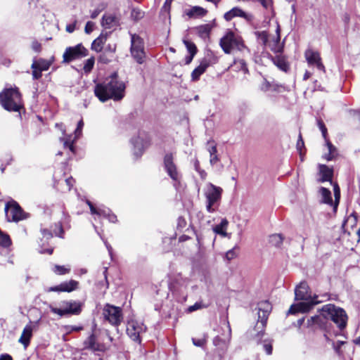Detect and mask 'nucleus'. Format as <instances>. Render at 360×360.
Listing matches in <instances>:
<instances>
[{
  "label": "nucleus",
  "mask_w": 360,
  "mask_h": 360,
  "mask_svg": "<svg viewBox=\"0 0 360 360\" xmlns=\"http://www.w3.org/2000/svg\"><path fill=\"white\" fill-rule=\"evenodd\" d=\"M125 89L126 86L124 82L118 79L117 72H114L103 82L96 85L94 93L101 102L109 99L120 101L124 96Z\"/></svg>",
  "instance_id": "nucleus-1"
},
{
  "label": "nucleus",
  "mask_w": 360,
  "mask_h": 360,
  "mask_svg": "<svg viewBox=\"0 0 360 360\" xmlns=\"http://www.w3.org/2000/svg\"><path fill=\"white\" fill-rule=\"evenodd\" d=\"M295 300H303L304 302L292 304L288 310L289 314H295L297 312L305 313L310 311L315 304L320 301L312 298L309 292V288L306 282H301L295 290Z\"/></svg>",
  "instance_id": "nucleus-2"
},
{
  "label": "nucleus",
  "mask_w": 360,
  "mask_h": 360,
  "mask_svg": "<svg viewBox=\"0 0 360 360\" xmlns=\"http://www.w3.org/2000/svg\"><path fill=\"white\" fill-rule=\"evenodd\" d=\"M271 309L270 303L267 301L262 302L258 306V320L255 328L250 332L251 336L259 343L264 335V329Z\"/></svg>",
  "instance_id": "nucleus-3"
},
{
  "label": "nucleus",
  "mask_w": 360,
  "mask_h": 360,
  "mask_svg": "<svg viewBox=\"0 0 360 360\" xmlns=\"http://www.w3.org/2000/svg\"><path fill=\"white\" fill-rule=\"evenodd\" d=\"M321 316L332 320L340 330L347 326V316L345 311L334 304L324 305L321 309Z\"/></svg>",
  "instance_id": "nucleus-4"
},
{
  "label": "nucleus",
  "mask_w": 360,
  "mask_h": 360,
  "mask_svg": "<svg viewBox=\"0 0 360 360\" xmlns=\"http://www.w3.org/2000/svg\"><path fill=\"white\" fill-rule=\"evenodd\" d=\"M223 189L212 183L206 184L204 189V195L206 199V210L213 213L218 209L221 199Z\"/></svg>",
  "instance_id": "nucleus-5"
},
{
  "label": "nucleus",
  "mask_w": 360,
  "mask_h": 360,
  "mask_svg": "<svg viewBox=\"0 0 360 360\" xmlns=\"http://www.w3.org/2000/svg\"><path fill=\"white\" fill-rule=\"evenodd\" d=\"M0 101L4 109L17 112L22 106L21 96L18 89H8L0 94Z\"/></svg>",
  "instance_id": "nucleus-6"
},
{
  "label": "nucleus",
  "mask_w": 360,
  "mask_h": 360,
  "mask_svg": "<svg viewBox=\"0 0 360 360\" xmlns=\"http://www.w3.org/2000/svg\"><path fill=\"white\" fill-rule=\"evenodd\" d=\"M102 315L105 321L113 326H118L123 321L122 310L120 307L110 304L104 305Z\"/></svg>",
  "instance_id": "nucleus-7"
},
{
  "label": "nucleus",
  "mask_w": 360,
  "mask_h": 360,
  "mask_svg": "<svg viewBox=\"0 0 360 360\" xmlns=\"http://www.w3.org/2000/svg\"><path fill=\"white\" fill-rule=\"evenodd\" d=\"M220 46L226 53H231L235 49L241 51L245 47L241 39L232 32H229L221 39Z\"/></svg>",
  "instance_id": "nucleus-8"
},
{
  "label": "nucleus",
  "mask_w": 360,
  "mask_h": 360,
  "mask_svg": "<svg viewBox=\"0 0 360 360\" xmlns=\"http://www.w3.org/2000/svg\"><path fill=\"white\" fill-rule=\"evenodd\" d=\"M130 51L136 61L142 64L146 58L144 42L143 39L136 34H131Z\"/></svg>",
  "instance_id": "nucleus-9"
},
{
  "label": "nucleus",
  "mask_w": 360,
  "mask_h": 360,
  "mask_svg": "<svg viewBox=\"0 0 360 360\" xmlns=\"http://www.w3.org/2000/svg\"><path fill=\"white\" fill-rule=\"evenodd\" d=\"M49 308L51 312L60 316L67 314H79L81 311V304L75 301H64L60 303V308L54 307L52 305H50Z\"/></svg>",
  "instance_id": "nucleus-10"
},
{
  "label": "nucleus",
  "mask_w": 360,
  "mask_h": 360,
  "mask_svg": "<svg viewBox=\"0 0 360 360\" xmlns=\"http://www.w3.org/2000/svg\"><path fill=\"white\" fill-rule=\"evenodd\" d=\"M88 55V50L82 44L68 47L63 55V63H68L74 60L85 57Z\"/></svg>",
  "instance_id": "nucleus-11"
},
{
  "label": "nucleus",
  "mask_w": 360,
  "mask_h": 360,
  "mask_svg": "<svg viewBox=\"0 0 360 360\" xmlns=\"http://www.w3.org/2000/svg\"><path fill=\"white\" fill-rule=\"evenodd\" d=\"M5 210L8 221L17 222L27 218L26 214L15 201L8 202L6 205Z\"/></svg>",
  "instance_id": "nucleus-12"
},
{
  "label": "nucleus",
  "mask_w": 360,
  "mask_h": 360,
  "mask_svg": "<svg viewBox=\"0 0 360 360\" xmlns=\"http://www.w3.org/2000/svg\"><path fill=\"white\" fill-rule=\"evenodd\" d=\"M164 167L167 174L174 181L178 182L180 181L181 174L174 162V155L172 153H167L165 155Z\"/></svg>",
  "instance_id": "nucleus-13"
},
{
  "label": "nucleus",
  "mask_w": 360,
  "mask_h": 360,
  "mask_svg": "<svg viewBox=\"0 0 360 360\" xmlns=\"http://www.w3.org/2000/svg\"><path fill=\"white\" fill-rule=\"evenodd\" d=\"M146 329L142 323L131 320L127 323V333L134 341H139L140 334L145 332Z\"/></svg>",
  "instance_id": "nucleus-14"
},
{
  "label": "nucleus",
  "mask_w": 360,
  "mask_h": 360,
  "mask_svg": "<svg viewBox=\"0 0 360 360\" xmlns=\"http://www.w3.org/2000/svg\"><path fill=\"white\" fill-rule=\"evenodd\" d=\"M84 127V122L81 120L78 124L77 127L75 131V139H72L71 135L66 136L65 137H60V141L63 143V146L65 148H68L72 152L74 151V146L73 143L74 141L79 137V136L82 134V128Z\"/></svg>",
  "instance_id": "nucleus-15"
},
{
  "label": "nucleus",
  "mask_w": 360,
  "mask_h": 360,
  "mask_svg": "<svg viewBox=\"0 0 360 360\" xmlns=\"http://www.w3.org/2000/svg\"><path fill=\"white\" fill-rule=\"evenodd\" d=\"M235 17H240L248 21H251L252 19V15L246 13L242 9L238 7L233 8L229 11L225 13L224 15V18L226 21H230Z\"/></svg>",
  "instance_id": "nucleus-16"
},
{
  "label": "nucleus",
  "mask_w": 360,
  "mask_h": 360,
  "mask_svg": "<svg viewBox=\"0 0 360 360\" xmlns=\"http://www.w3.org/2000/svg\"><path fill=\"white\" fill-rule=\"evenodd\" d=\"M305 57L309 64L316 65L319 70H324V66L321 62V57L318 52L307 50L305 52Z\"/></svg>",
  "instance_id": "nucleus-17"
},
{
  "label": "nucleus",
  "mask_w": 360,
  "mask_h": 360,
  "mask_svg": "<svg viewBox=\"0 0 360 360\" xmlns=\"http://www.w3.org/2000/svg\"><path fill=\"white\" fill-rule=\"evenodd\" d=\"M33 326L30 324L27 325L18 340V342L21 343L25 348H27L30 345V339L32 336Z\"/></svg>",
  "instance_id": "nucleus-18"
},
{
  "label": "nucleus",
  "mask_w": 360,
  "mask_h": 360,
  "mask_svg": "<svg viewBox=\"0 0 360 360\" xmlns=\"http://www.w3.org/2000/svg\"><path fill=\"white\" fill-rule=\"evenodd\" d=\"M131 143L134 146L133 150L134 155L136 157L141 156L146 147L143 139L140 136H137L131 139Z\"/></svg>",
  "instance_id": "nucleus-19"
},
{
  "label": "nucleus",
  "mask_w": 360,
  "mask_h": 360,
  "mask_svg": "<svg viewBox=\"0 0 360 360\" xmlns=\"http://www.w3.org/2000/svg\"><path fill=\"white\" fill-rule=\"evenodd\" d=\"M86 204L89 205V208H90V210H91V213L93 214H97V215H99V216H103L105 217H108V219L112 221V222H115L116 221V216L115 214H108L106 211L104 210H101L100 208L98 209H96L94 205L92 204L91 202H90L89 200H86Z\"/></svg>",
  "instance_id": "nucleus-20"
},
{
  "label": "nucleus",
  "mask_w": 360,
  "mask_h": 360,
  "mask_svg": "<svg viewBox=\"0 0 360 360\" xmlns=\"http://www.w3.org/2000/svg\"><path fill=\"white\" fill-rule=\"evenodd\" d=\"M319 174L321 176V181H330V183L333 184L332 177L333 175V170L332 168H330L326 165H321L319 166Z\"/></svg>",
  "instance_id": "nucleus-21"
},
{
  "label": "nucleus",
  "mask_w": 360,
  "mask_h": 360,
  "mask_svg": "<svg viewBox=\"0 0 360 360\" xmlns=\"http://www.w3.org/2000/svg\"><path fill=\"white\" fill-rule=\"evenodd\" d=\"M101 25L105 29H110L118 25V20L114 15L105 14L102 18Z\"/></svg>",
  "instance_id": "nucleus-22"
},
{
  "label": "nucleus",
  "mask_w": 360,
  "mask_h": 360,
  "mask_svg": "<svg viewBox=\"0 0 360 360\" xmlns=\"http://www.w3.org/2000/svg\"><path fill=\"white\" fill-rule=\"evenodd\" d=\"M207 13V11L205 8L198 6H192L186 11V15L189 18H200L205 16Z\"/></svg>",
  "instance_id": "nucleus-23"
},
{
  "label": "nucleus",
  "mask_w": 360,
  "mask_h": 360,
  "mask_svg": "<svg viewBox=\"0 0 360 360\" xmlns=\"http://www.w3.org/2000/svg\"><path fill=\"white\" fill-rule=\"evenodd\" d=\"M281 36H280V27H277L276 29V37L275 39L269 43V46L275 53H281L283 51V46L280 43Z\"/></svg>",
  "instance_id": "nucleus-24"
},
{
  "label": "nucleus",
  "mask_w": 360,
  "mask_h": 360,
  "mask_svg": "<svg viewBox=\"0 0 360 360\" xmlns=\"http://www.w3.org/2000/svg\"><path fill=\"white\" fill-rule=\"evenodd\" d=\"M228 225V220L226 219H223L219 224L215 226L213 228V231L219 235H221V236L226 237L228 236V233H226Z\"/></svg>",
  "instance_id": "nucleus-25"
},
{
  "label": "nucleus",
  "mask_w": 360,
  "mask_h": 360,
  "mask_svg": "<svg viewBox=\"0 0 360 360\" xmlns=\"http://www.w3.org/2000/svg\"><path fill=\"white\" fill-rule=\"evenodd\" d=\"M209 66V64L207 62H202L196 68L193 70V71L191 73V77L192 79L194 81H196L199 79L201 75H202L207 67Z\"/></svg>",
  "instance_id": "nucleus-26"
},
{
  "label": "nucleus",
  "mask_w": 360,
  "mask_h": 360,
  "mask_svg": "<svg viewBox=\"0 0 360 360\" xmlns=\"http://www.w3.org/2000/svg\"><path fill=\"white\" fill-rule=\"evenodd\" d=\"M320 193L322 198V202L333 205L334 207V202L332 200L330 191L324 187H321L320 188Z\"/></svg>",
  "instance_id": "nucleus-27"
},
{
  "label": "nucleus",
  "mask_w": 360,
  "mask_h": 360,
  "mask_svg": "<svg viewBox=\"0 0 360 360\" xmlns=\"http://www.w3.org/2000/svg\"><path fill=\"white\" fill-rule=\"evenodd\" d=\"M273 63L280 70L286 72L288 69V64L287 63L285 58L281 56H277L272 58Z\"/></svg>",
  "instance_id": "nucleus-28"
},
{
  "label": "nucleus",
  "mask_w": 360,
  "mask_h": 360,
  "mask_svg": "<svg viewBox=\"0 0 360 360\" xmlns=\"http://www.w3.org/2000/svg\"><path fill=\"white\" fill-rule=\"evenodd\" d=\"M79 283L75 280H70L60 283L63 292H72L78 288Z\"/></svg>",
  "instance_id": "nucleus-29"
},
{
  "label": "nucleus",
  "mask_w": 360,
  "mask_h": 360,
  "mask_svg": "<svg viewBox=\"0 0 360 360\" xmlns=\"http://www.w3.org/2000/svg\"><path fill=\"white\" fill-rule=\"evenodd\" d=\"M86 348L90 349L94 351L99 350V345L96 342V337L91 334L84 342Z\"/></svg>",
  "instance_id": "nucleus-30"
},
{
  "label": "nucleus",
  "mask_w": 360,
  "mask_h": 360,
  "mask_svg": "<svg viewBox=\"0 0 360 360\" xmlns=\"http://www.w3.org/2000/svg\"><path fill=\"white\" fill-rule=\"evenodd\" d=\"M105 41V39L103 36H100L99 37L96 39L91 44L92 50L96 52H101L102 51Z\"/></svg>",
  "instance_id": "nucleus-31"
},
{
  "label": "nucleus",
  "mask_w": 360,
  "mask_h": 360,
  "mask_svg": "<svg viewBox=\"0 0 360 360\" xmlns=\"http://www.w3.org/2000/svg\"><path fill=\"white\" fill-rule=\"evenodd\" d=\"M269 243L275 247H279L283 241V237L281 234H272L269 236Z\"/></svg>",
  "instance_id": "nucleus-32"
},
{
  "label": "nucleus",
  "mask_w": 360,
  "mask_h": 360,
  "mask_svg": "<svg viewBox=\"0 0 360 360\" xmlns=\"http://www.w3.org/2000/svg\"><path fill=\"white\" fill-rule=\"evenodd\" d=\"M196 30L200 37L205 38L208 37L211 30V27L209 25L206 24L198 27Z\"/></svg>",
  "instance_id": "nucleus-33"
},
{
  "label": "nucleus",
  "mask_w": 360,
  "mask_h": 360,
  "mask_svg": "<svg viewBox=\"0 0 360 360\" xmlns=\"http://www.w3.org/2000/svg\"><path fill=\"white\" fill-rule=\"evenodd\" d=\"M94 63H95V58H94V57H91L89 59H87L84 62V67H83L84 72L86 74L89 73L92 70V69H93V68L94 66Z\"/></svg>",
  "instance_id": "nucleus-34"
},
{
  "label": "nucleus",
  "mask_w": 360,
  "mask_h": 360,
  "mask_svg": "<svg viewBox=\"0 0 360 360\" xmlns=\"http://www.w3.org/2000/svg\"><path fill=\"white\" fill-rule=\"evenodd\" d=\"M322 322H323V321H322L321 316L319 315H316V316L310 317L307 320V327H311L315 325L321 326Z\"/></svg>",
  "instance_id": "nucleus-35"
},
{
  "label": "nucleus",
  "mask_w": 360,
  "mask_h": 360,
  "mask_svg": "<svg viewBox=\"0 0 360 360\" xmlns=\"http://www.w3.org/2000/svg\"><path fill=\"white\" fill-rule=\"evenodd\" d=\"M333 192H334V196H335V201H334V210H335L338 207V205L339 204L340 198V190L339 188V186L337 183L333 184Z\"/></svg>",
  "instance_id": "nucleus-36"
},
{
  "label": "nucleus",
  "mask_w": 360,
  "mask_h": 360,
  "mask_svg": "<svg viewBox=\"0 0 360 360\" xmlns=\"http://www.w3.org/2000/svg\"><path fill=\"white\" fill-rule=\"evenodd\" d=\"M53 271L57 275H64L68 274L70 271V269L65 266L55 265Z\"/></svg>",
  "instance_id": "nucleus-37"
},
{
  "label": "nucleus",
  "mask_w": 360,
  "mask_h": 360,
  "mask_svg": "<svg viewBox=\"0 0 360 360\" xmlns=\"http://www.w3.org/2000/svg\"><path fill=\"white\" fill-rule=\"evenodd\" d=\"M11 239L9 236L0 231V245L7 248L11 245Z\"/></svg>",
  "instance_id": "nucleus-38"
},
{
  "label": "nucleus",
  "mask_w": 360,
  "mask_h": 360,
  "mask_svg": "<svg viewBox=\"0 0 360 360\" xmlns=\"http://www.w3.org/2000/svg\"><path fill=\"white\" fill-rule=\"evenodd\" d=\"M327 146H328L329 153H328V154L325 155V158L328 161H329V160H331L334 158L335 152L336 150V148L329 141H327Z\"/></svg>",
  "instance_id": "nucleus-39"
},
{
  "label": "nucleus",
  "mask_w": 360,
  "mask_h": 360,
  "mask_svg": "<svg viewBox=\"0 0 360 360\" xmlns=\"http://www.w3.org/2000/svg\"><path fill=\"white\" fill-rule=\"evenodd\" d=\"M184 44H185L190 54L195 55L197 52V48L193 42L188 40H184Z\"/></svg>",
  "instance_id": "nucleus-40"
},
{
  "label": "nucleus",
  "mask_w": 360,
  "mask_h": 360,
  "mask_svg": "<svg viewBox=\"0 0 360 360\" xmlns=\"http://www.w3.org/2000/svg\"><path fill=\"white\" fill-rule=\"evenodd\" d=\"M32 69L33 70V71H32L33 78L35 79H39L41 77L42 71H41L40 70H39V68H37V64L36 62H34L32 64Z\"/></svg>",
  "instance_id": "nucleus-41"
},
{
  "label": "nucleus",
  "mask_w": 360,
  "mask_h": 360,
  "mask_svg": "<svg viewBox=\"0 0 360 360\" xmlns=\"http://www.w3.org/2000/svg\"><path fill=\"white\" fill-rule=\"evenodd\" d=\"M213 343L215 346H221L222 350H226L228 347V344L226 341L222 340L220 338L217 337L214 339Z\"/></svg>",
  "instance_id": "nucleus-42"
},
{
  "label": "nucleus",
  "mask_w": 360,
  "mask_h": 360,
  "mask_svg": "<svg viewBox=\"0 0 360 360\" xmlns=\"http://www.w3.org/2000/svg\"><path fill=\"white\" fill-rule=\"evenodd\" d=\"M207 307V305L203 304L202 302H196L193 305L190 306L188 308L187 311L188 312H193V311H196L198 309H202V308H206Z\"/></svg>",
  "instance_id": "nucleus-43"
},
{
  "label": "nucleus",
  "mask_w": 360,
  "mask_h": 360,
  "mask_svg": "<svg viewBox=\"0 0 360 360\" xmlns=\"http://www.w3.org/2000/svg\"><path fill=\"white\" fill-rule=\"evenodd\" d=\"M36 63L37 64V68H39V70L41 71L47 70L50 66V63L44 60H39Z\"/></svg>",
  "instance_id": "nucleus-44"
},
{
  "label": "nucleus",
  "mask_w": 360,
  "mask_h": 360,
  "mask_svg": "<svg viewBox=\"0 0 360 360\" xmlns=\"http://www.w3.org/2000/svg\"><path fill=\"white\" fill-rule=\"evenodd\" d=\"M238 247H235L233 249L229 250L226 254V257L228 260H231L237 256Z\"/></svg>",
  "instance_id": "nucleus-45"
},
{
  "label": "nucleus",
  "mask_w": 360,
  "mask_h": 360,
  "mask_svg": "<svg viewBox=\"0 0 360 360\" xmlns=\"http://www.w3.org/2000/svg\"><path fill=\"white\" fill-rule=\"evenodd\" d=\"M131 17L134 20H139L143 17V13L138 9H133L131 11Z\"/></svg>",
  "instance_id": "nucleus-46"
},
{
  "label": "nucleus",
  "mask_w": 360,
  "mask_h": 360,
  "mask_svg": "<svg viewBox=\"0 0 360 360\" xmlns=\"http://www.w3.org/2000/svg\"><path fill=\"white\" fill-rule=\"evenodd\" d=\"M94 23L91 21H88L85 25V28H84L85 32L86 34H90L94 30Z\"/></svg>",
  "instance_id": "nucleus-47"
},
{
  "label": "nucleus",
  "mask_w": 360,
  "mask_h": 360,
  "mask_svg": "<svg viewBox=\"0 0 360 360\" xmlns=\"http://www.w3.org/2000/svg\"><path fill=\"white\" fill-rule=\"evenodd\" d=\"M77 20H75L72 23L66 25L65 30L69 33H72L76 29Z\"/></svg>",
  "instance_id": "nucleus-48"
},
{
  "label": "nucleus",
  "mask_w": 360,
  "mask_h": 360,
  "mask_svg": "<svg viewBox=\"0 0 360 360\" xmlns=\"http://www.w3.org/2000/svg\"><path fill=\"white\" fill-rule=\"evenodd\" d=\"M318 126L322 132L323 136L326 139L327 129H326L324 123L321 120H318Z\"/></svg>",
  "instance_id": "nucleus-49"
},
{
  "label": "nucleus",
  "mask_w": 360,
  "mask_h": 360,
  "mask_svg": "<svg viewBox=\"0 0 360 360\" xmlns=\"http://www.w3.org/2000/svg\"><path fill=\"white\" fill-rule=\"evenodd\" d=\"M235 64L238 65L240 67V70L244 72V73L248 72V68L243 60H240L238 62H235Z\"/></svg>",
  "instance_id": "nucleus-50"
},
{
  "label": "nucleus",
  "mask_w": 360,
  "mask_h": 360,
  "mask_svg": "<svg viewBox=\"0 0 360 360\" xmlns=\"http://www.w3.org/2000/svg\"><path fill=\"white\" fill-rule=\"evenodd\" d=\"M192 342L194 345L197 347H202L205 343V339L201 338V339H195L192 338Z\"/></svg>",
  "instance_id": "nucleus-51"
},
{
  "label": "nucleus",
  "mask_w": 360,
  "mask_h": 360,
  "mask_svg": "<svg viewBox=\"0 0 360 360\" xmlns=\"http://www.w3.org/2000/svg\"><path fill=\"white\" fill-rule=\"evenodd\" d=\"M260 2V4L262 5V6L266 8L269 9L271 8L272 1L271 0H257Z\"/></svg>",
  "instance_id": "nucleus-52"
},
{
  "label": "nucleus",
  "mask_w": 360,
  "mask_h": 360,
  "mask_svg": "<svg viewBox=\"0 0 360 360\" xmlns=\"http://www.w3.org/2000/svg\"><path fill=\"white\" fill-rule=\"evenodd\" d=\"M207 150L210 153V156L211 155H217V147L214 144H210L208 148H207Z\"/></svg>",
  "instance_id": "nucleus-53"
},
{
  "label": "nucleus",
  "mask_w": 360,
  "mask_h": 360,
  "mask_svg": "<svg viewBox=\"0 0 360 360\" xmlns=\"http://www.w3.org/2000/svg\"><path fill=\"white\" fill-rule=\"evenodd\" d=\"M259 37L260 39L262 41L263 44L265 45L268 41V34L266 32H262L259 33Z\"/></svg>",
  "instance_id": "nucleus-54"
},
{
  "label": "nucleus",
  "mask_w": 360,
  "mask_h": 360,
  "mask_svg": "<svg viewBox=\"0 0 360 360\" xmlns=\"http://www.w3.org/2000/svg\"><path fill=\"white\" fill-rule=\"evenodd\" d=\"M260 89L264 91H267L268 90H269V89H270L269 82H267L266 79H264L261 84Z\"/></svg>",
  "instance_id": "nucleus-55"
},
{
  "label": "nucleus",
  "mask_w": 360,
  "mask_h": 360,
  "mask_svg": "<svg viewBox=\"0 0 360 360\" xmlns=\"http://www.w3.org/2000/svg\"><path fill=\"white\" fill-rule=\"evenodd\" d=\"M263 347L267 354H271L272 353V345L271 342H265Z\"/></svg>",
  "instance_id": "nucleus-56"
},
{
  "label": "nucleus",
  "mask_w": 360,
  "mask_h": 360,
  "mask_svg": "<svg viewBox=\"0 0 360 360\" xmlns=\"http://www.w3.org/2000/svg\"><path fill=\"white\" fill-rule=\"evenodd\" d=\"M65 329L68 332L79 331V330H82V326H65Z\"/></svg>",
  "instance_id": "nucleus-57"
},
{
  "label": "nucleus",
  "mask_w": 360,
  "mask_h": 360,
  "mask_svg": "<svg viewBox=\"0 0 360 360\" xmlns=\"http://www.w3.org/2000/svg\"><path fill=\"white\" fill-rule=\"evenodd\" d=\"M219 161V158L217 155L210 156V163L212 166H214Z\"/></svg>",
  "instance_id": "nucleus-58"
},
{
  "label": "nucleus",
  "mask_w": 360,
  "mask_h": 360,
  "mask_svg": "<svg viewBox=\"0 0 360 360\" xmlns=\"http://www.w3.org/2000/svg\"><path fill=\"white\" fill-rule=\"evenodd\" d=\"M63 288L60 287V284L56 286L49 288L47 292H63Z\"/></svg>",
  "instance_id": "nucleus-59"
},
{
  "label": "nucleus",
  "mask_w": 360,
  "mask_h": 360,
  "mask_svg": "<svg viewBox=\"0 0 360 360\" xmlns=\"http://www.w3.org/2000/svg\"><path fill=\"white\" fill-rule=\"evenodd\" d=\"M32 48L34 51L38 52L41 49V44L37 41H33L32 44Z\"/></svg>",
  "instance_id": "nucleus-60"
},
{
  "label": "nucleus",
  "mask_w": 360,
  "mask_h": 360,
  "mask_svg": "<svg viewBox=\"0 0 360 360\" xmlns=\"http://www.w3.org/2000/svg\"><path fill=\"white\" fill-rule=\"evenodd\" d=\"M303 146H304V141H303V140L302 139L301 134H300L299 139H298L297 143V150H301V148H302V147Z\"/></svg>",
  "instance_id": "nucleus-61"
},
{
  "label": "nucleus",
  "mask_w": 360,
  "mask_h": 360,
  "mask_svg": "<svg viewBox=\"0 0 360 360\" xmlns=\"http://www.w3.org/2000/svg\"><path fill=\"white\" fill-rule=\"evenodd\" d=\"M74 179L70 177V178H68L66 180H65V182H66V184L67 186H68V189L70 190L72 186H73V183H74Z\"/></svg>",
  "instance_id": "nucleus-62"
},
{
  "label": "nucleus",
  "mask_w": 360,
  "mask_h": 360,
  "mask_svg": "<svg viewBox=\"0 0 360 360\" xmlns=\"http://www.w3.org/2000/svg\"><path fill=\"white\" fill-rule=\"evenodd\" d=\"M197 172L200 174L202 179H203V180L205 179V178L207 176V173L205 172V170L200 169V170H198Z\"/></svg>",
  "instance_id": "nucleus-63"
},
{
  "label": "nucleus",
  "mask_w": 360,
  "mask_h": 360,
  "mask_svg": "<svg viewBox=\"0 0 360 360\" xmlns=\"http://www.w3.org/2000/svg\"><path fill=\"white\" fill-rule=\"evenodd\" d=\"M0 360H13L9 354H2L0 356Z\"/></svg>",
  "instance_id": "nucleus-64"
}]
</instances>
